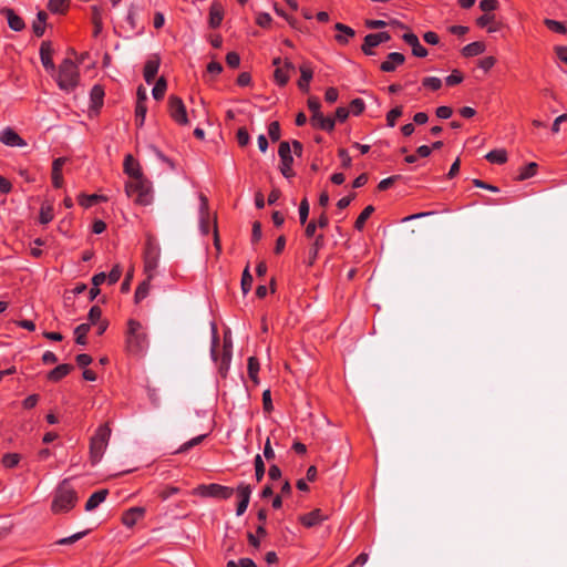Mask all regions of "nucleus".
Here are the masks:
<instances>
[{
    "mask_svg": "<svg viewBox=\"0 0 567 567\" xmlns=\"http://www.w3.org/2000/svg\"><path fill=\"white\" fill-rule=\"evenodd\" d=\"M230 360H231V353L229 351H227L226 353H223L220 361L218 362V370L223 377L226 375V373L229 369Z\"/></svg>",
    "mask_w": 567,
    "mask_h": 567,
    "instance_id": "e433bc0d",
    "label": "nucleus"
},
{
    "mask_svg": "<svg viewBox=\"0 0 567 567\" xmlns=\"http://www.w3.org/2000/svg\"><path fill=\"white\" fill-rule=\"evenodd\" d=\"M322 246H323V235H319L316 237V239L311 246V249H310L312 259L317 258L318 251Z\"/></svg>",
    "mask_w": 567,
    "mask_h": 567,
    "instance_id": "5fc2aeb1",
    "label": "nucleus"
},
{
    "mask_svg": "<svg viewBox=\"0 0 567 567\" xmlns=\"http://www.w3.org/2000/svg\"><path fill=\"white\" fill-rule=\"evenodd\" d=\"M537 169V164L532 162L527 166H525L520 174L517 176V181H524L535 175Z\"/></svg>",
    "mask_w": 567,
    "mask_h": 567,
    "instance_id": "4c0bfd02",
    "label": "nucleus"
},
{
    "mask_svg": "<svg viewBox=\"0 0 567 567\" xmlns=\"http://www.w3.org/2000/svg\"><path fill=\"white\" fill-rule=\"evenodd\" d=\"M157 257L158 254L155 248L151 245L146 248L144 262H145V272L147 274L148 279L153 277V271L157 267Z\"/></svg>",
    "mask_w": 567,
    "mask_h": 567,
    "instance_id": "4468645a",
    "label": "nucleus"
},
{
    "mask_svg": "<svg viewBox=\"0 0 567 567\" xmlns=\"http://www.w3.org/2000/svg\"><path fill=\"white\" fill-rule=\"evenodd\" d=\"M545 24L547 25V28H549L550 30H554L556 32H559V33L566 32V28L564 27V24L556 20L546 19Z\"/></svg>",
    "mask_w": 567,
    "mask_h": 567,
    "instance_id": "864d4df0",
    "label": "nucleus"
},
{
    "mask_svg": "<svg viewBox=\"0 0 567 567\" xmlns=\"http://www.w3.org/2000/svg\"><path fill=\"white\" fill-rule=\"evenodd\" d=\"M127 349L132 353H140L147 347V337L138 321H128Z\"/></svg>",
    "mask_w": 567,
    "mask_h": 567,
    "instance_id": "39448f33",
    "label": "nucleus"
},
{
    "mask_svg": "<svg viewBox=\"0 0 567 567\" xmlns=\"http://www.w3.org/2000/svg\"><path fill=\"white\" fill-rule=\"evenodd\" d=\"M52 53H53V49H52L51 42L43 41L40 47V58H41V62H42L43 66L48 71L55 70V65L52 61Z\"/></svg>",
    "mask_w": 567,
    "mask_h": 567,
    "instance_id": "f8f14e48",
    "label": "nucleus"
},
{
    "mask_svg": "<svg viewBox=\"0 0 567 567\" xmlns=\"http://www.w3.org/2000/svg\"><path fill=\"white\" fill-rule=\"evenodd\" d=\"M374 212V207L372 205L367 206L362 213L359 215V217L355 220V228L358 230H362L364 227V224L367 219L371 216V214Z\"/></svg>",
    "mask_w": 567,
    "mask_h": 567,
    "instance_id": "7c9ffc66",
    "label": "nucleus"
},
{
    "mask_svg": "<svg viewBox=\"0 0 567 567\" xmlns=\"http://www.w3.org/2000/svg\"><path fill=\"white\" fill-rule=\"evenodd\" d=\"M402 115V106H396L386 114V122L390 127L395 125L396 118Z\"/></svg>",
    "mask_w": 567,
    "mask_h": 567,
    "instance_id": "a19ab883",
    "label": "nucleus"
},
{
    "mask_svg": "<svg viewBox=\"0 0 567 567\" xmlns=\"http://www.w3.org/2000/svg\"><path fill=\"white\" fill-rule=\"evenodd\" d=\"M320 106H321V104L317 97H315V96L309 97L308 107L312 112V114L320 113Z\"/></svg>",
    "mask_w": 567,
    "mask_h": 567,
    "instance_id": "338daca9",
    "label": "nucleus"
},
{
    "mask_svg": "<svg viewBox=\"0 0 567 567\" xmlns=\"http://www.w3.org/2000/svg\"><path fill=\"white\" fill-rule=\"evenodd\" d=\"M80 204L84 207H90L92 206L93 204L97 203L99 200H106V197L105 196H102V195H96V194H93V195H81L80 198Z\"/></svg>",
    "mask_w": 567,
    "mask_h": 567,
    "instance_id": "f704fd0d",
    "label": "nucleus"
},
{
    "mask_svg": "<svg viewBox=\"0 0 567 567\" xmlns=\"http://www.w3.org/2000/svg\"><path fill=\"white\" fill-rule=\"evenodd\" d=\"M124 172L132 178L125 187L127 196L133 197L140 205H150L153 202L151 183L143 177L138 163L132 155H126L124 159Z\"/></svg>",
    "mask_w": 567,
    "mask_h": 567,
    "instance_id": "f257e3e1",
    "label": "nucleus"
},
{
    "mask_svg": "<svg viewBox=\"0 0 567 567\" xmlns=\"http://www.w3.org/2000/svg\"><path fill=\"white\" fill-rule=\"evenodd\" d=\"M300 72H301V78L298 81V86L303 92H308L309 91V82L312 79V71L307 66H301Z\"/></svg>",
    "mask_w": 567,
    "mask_h": 567,
    "instance_id": "bb28decb",
    "label": "nucleus"
},
{
    "mask_svg": "<svg viewBox=\"0 0 567 567\" xmlns=\"http://www.w3.org/2000/svg\"><path fill=\"white\" fill-rule=\"evenodd\" d=\"M76 499L75 491L70 487L68 480H64L56 488L52 511L54 513L70 511L75 505Z\"/></svg>",
    "mask_w": 567,
    "mask_h": 567,
    "instance_id": "7ed1b4c3",
    "label": "nucleus"
},
{
    "mask_svg": "<svg viewBox=\"0 0 567 567\" xmlns=\"http://www.w3.org/2000/svg\"><path fill=\"white\" fill-rule=\"evenodd\" d=\"M86 534V532H80V533H76L70 537H65V538H61L56 542V544L59 545H71V544H74L75 542H78L79 539H81L84 535Z\"/></svg>",
    "mask_w": 567,
    "mask_h": 567,
    "instance_id": "3c124183",
    "label": "nucleus"
},
{
    "mask_svg": "<svg viewBox=\"0 0 567 567\" xmlns=\"http://www.w3.org/2000/svg\"><path fill=\"white\" fill-rule=\"evenodd\" d=\"M350 106H351V110H352L353 114H354V115H359V114H361V113L363 112V110H364V102H363V100H361V99H354V100L351 102Z\"/></svg>",
    "mask_w": 567,
    "mask_h": 567,
    "instance_id": "4d7b16f0",
    "label": "nucleus"
},
{
    "mask_svg": "<svg viewBox=\"0 0 567 567\" xmlns=\"http://www.w3.org/2000/svg\"><path fill=\"white\" fill-rule=\"evenodd\" d=\"M89 330H90V324H87V323H82L75 328L74 333L76 336V338H75L76 343L82 344V346L86 344V333L89 332Z\"/></svg>",
    "mask_w": 567,
    "mask_h": 567,
    "instance_id": "2f4dec72",
    "label": "nucleus"
},
{
    "mask_svg": "<svg viewBox=\"0 0 567 567\" xmlns=\"http://www.w3.org/2000/svg\"><path fill=\"white\" fill-rule=\"evenodd\" d=\"M0 12L7 18L8 24L13 31H22L25 28L22 18L16 14L12 9L3 8Z\"/></svg>",
    "mask_w": 567,
    "mask_h": 567,
    "instance_id": "ddd939ff",
    "label": "nucleus"
},
{
    "mask_svg": "<svg viewBox=\"0 0 567 567\" xmlns=\"http://www.w3.org/2000/svg\"><path fill=\"white\" fill-rule=\"evenodd\" d=\"M206 435H199V436H196L192 440H189L188 442L184 443L177 451V453H185L187 452L189 449L198 445L204 439H205Z\"/></svg>",
    "mask_w": 567,
    "mask_h": 567,
    "instance_id": "37998d69",
    "label": "nucleus"
},
{
    "mask_svg": "<svg viewBox=\"0 0 567 567\" xmlns=\"http://www.w3.org/2000/svg\"><path fill=\"white\" fill-rule=\"evenodd\" d=\"M405 58L402 53L392 52L388 54V60L381 63L380 69L383 72H393L396 65L403 64Z\"/></svg>",
    "mask_w": 567,
    "mask_h": 567,
    "instance_id": "dca6fc26",
    "label": "nucleus"
},
{
    "mask_svg": "<svg viewBox=\"0 0 567 567\" xmlns=\"http://www.w3.org/2000/svg\"><path fill=\"white\" fill-rule=\"evenodd\" d=\"M445 81L447 85H455L463 81V75L458 71H453Z\"/></svg>",
    "mask_w": 567,
    "mask_h": 567,
    "instance_id": "052dcab7",
    "label": "nucleus"
},
{
    "mask_svg": "<svg viewBox=\"0 0 567 567\" xmlns=\"http://www.w3.org/2000/svg\"><path fill=\"white\" fill-rule=\"evenodd\" d=\"M497 0H482L481 3H480V8L484 11V12H489V11H493L497 8Z\"/></svg>",
    "mask_w": 567,
    "mask_h": 567,
    "instance_id": "13d9d810",
    "label": "nucleus"
},
{
    "mask_svg": "<svg viewBox=\"0 0 567 567\" xmlns=\"http://www.w3.org/2000/svg\"><path fill=\"white\" fill-rule=\"evenodd\" d=\"M223 20V8L219 3L214 2L209 10V25L212 28H218Z\"/></svg>",
    "mask_w": 567,
    "mask_h": 567,
    "instance_id": "4be33fe9",
    "label": "nucleus"
},
{
    "mask_svg": "<svg viewBox=\"0 0 567 567\" xmlns=\"http://www.w3.org/2000/svg\"><path fill=\"white\" fill-rule=\"evenodd\" d=\"M251 285L252 276L250 275L249 266L247 265L241 276V289L245 295L250 290Z\"/></svg>",
    "mask_w": 567,
    "mask_h": 567,
    "instance_id": "c9c22d12",
    "label": "nucleus"
},
{
    "mask_svg": "<svg viewBox=\"0 0 567 567\" xmlns=\"http://www.w3.org/2000/svg\"><path fill=\"white\" fill-rule=\"evenodd\" d=\"M334 28L337 31L341 32V34L336 37V40L341 44L348 43L349 38H352L355 34L353 29L343 23H336Z\"/></svg>",
    "mask_w": 567,
    "mask_h": 567,
    "instance_id": "5701e85b",
    "label": "nucleus"
},
{
    "mask_svg": "<svg viewBox=\"0 0 567 567\" xmlns=\"http://www.w3.org/2000/svg\"><path fill=\"white\" fill-rule=\"evenodd\" d=\"M144 514L145 509L143 507H132L124 513L122 522L125 526L132 527Z\"/></svg>",
    "mask_w": 567,
    "mask_h": 567,
    "instance_id": "f3484780",
    "label": "nucleus"
},
{
    "mask_svg": "<svg viewBox=\"0 0 567 567\" xmlns=\"http://www.w3.org/2000/svg\"><path fill=\"white\" fill-rule=\"evenodd\" d=\"M259 371V362L255 357H250L248 359V374L249 378L255 382L258 383V377L257 373Z\"/></svg>",
    "mask_w": 567,
    "mask_h": 567,
    "instance_id": "72a5a7b5",
    "label": "nucleus"
},
{
    "mask_svg": "<svg viewBox=\"0 0 567 567\" xmlns=\"http://www.w3.org/2000/svg\"><path fill=\"white\" fill-rule=\"evenodd\" d=\"M101 309L97 307V306H93L90 311H89V320L92 322V323H95L100 320L101 318Z\"/></svg>",
    "mask_w": 567,
    "mask_h": 567,
    "instance_id": "0e129e2a",
    "label": "nucleus"
},
{
    "mask_svg": "<svg viewBox=\"0 0 567 567\" xmlns=\"http://www.w3.org/2000/svg\"><path fill=\"white\" fill-rule=\"evenodd\" d=\"M20 461L19 454L16 453H8L4 454L2 457V464L7 467H13L16 466Z\"/></svg>",
    "mask_w": 567,
    "mask_h": 567,
    "instance_id": "a18cd8bd",
    "label": "nucleus"
},
{
    "mask_svg": "<svg viewBox=\"0 0 567 567\" xmlns=\"http://www.w3.org/2000/svg\"><path fill=\"white\" fill-rule=\"evenodd\" d=\"M311 124L315 127L331 132L334 128V120L331 117H326L320 112L318 114H312L311 116Z\"/></svg>",
    "mask_w": 567,
    "mask_h": 567,
    "instance_id": "a211bd4d",
    "label": "nucleus"
},
{
    "mask_svg": "<svg viewBox=\"0 0 567 567\" xmlns=\"http://www.w3.org/2000/svg\"><path fill=\"white\" fill-rule=\"evenodd\" d=\"M423 85L432 90H439L442 86V81L435 76H429L423 79Z\"/></svg>",
    "mask_w": 567,
    "mask_h": 567,
    "instance_id": "09e8293b",
    "label": "nucleus"
},
{
    "mask_svg": "<svg viewBox=\"0 0 567 567\" xmlns=\"http://www.w3.org/2000/svg\"><path fill=\"white\" fill-rule=\"evenodd\" d=\"M168 111L174 121L178 124H188L186 107L178 96L172 95L168 99Z\"/></svg>",
    "mask_w": 567,
    "mask_h": 567,
    "instance_id": "0eeeda50",
    "label": "nucleus"
},
{
    "mask_svg": "<svg viewBox=\"0 0 567 567\" xmlns=\"http://www.w3.org/2000/svg\"><path fill=\"white\" fill-rule=\"evenodd\" d=\"M255 471H256V480L260 482L265 474V464L261 456L258 454L255 457Z\"/></svg>",
    "mask_w": 567,
    "mask_h": 567,
    "instance_id": "79ce46f5",
    "label": "nucleus"
},
{
    "mask_svg": "<svg viewBox=\"0 0 567 567\" xmlns=\"http://www.w3.org/2000/svg\"><path fill=\"white\" fill-rule=\"evenodd\" d=\"M262 403H264V410L266 412H270L274 409L272 402H271L270 390H265L264 391V393H262Z\"/></svg>",
    "mask_w": 567,
    "mask_h": 567,
    "instance_id": "bf43d9fd",
    "label": "nucleus"
},
{
    "mask_svg": "<svg viewBox=\"0 0 567 567\" xmlns=\"http://www.w3.org/2000/svg\"><path fill=\"white\" fill-rule=\"evenodd\" d=\"M111 437V429L107 424L101 425L90 443V457L93 464L97 463L107 447Z\"/></svg>",
    "mask_w": 567,
    "mask_h": 567,
    "instance_id": "20e7f679",
    "label": "nucleus"
},
{
    "mask_svg": "<svg viewBox=\"0 0 567 567\" xmlns=\"http://www.w3.org/2000/svg\"><path fill=\"white\" fill-rule=\"evenodd\" d=\"M166 87H167L166 80L163 76L159 78L157 80L155 86L153 87V91H152L153 97L157 101L163 99Z\"/></svg>",
    "mask_w": 567,
    "mask_h": 567,
    "instance_id": "473e14b6",
    "label": "nucleus"
},
{
    "mask_svg": "<svg viewBox=\"0 0 567 567\" xmlns=\"http://www.w3.org/2000/svg\"><path fill=\"white\" fill-rule=\"evenodd\" d=\"M146 112H147L146 105L136 104L135 120H136L137 126H142L144 124Z\"/></svg>",
    "mask_w": 567,
    "mask_h": 567,
    "instance_id": "c03bdc74",
    "label": "nucleus"
},
{
    "mask_svg": "<svg viewBox=\"0 0 567 567\" xmlns=\"http://www.w3.org/2000/svg\"><path fill=\"white\" fill-rule=\"evenodd\" d=\"M73 367L71 364H60L49 372L48 378L51 381H59L70 373Z\"/></svg>",
    "mask_w": 567,
    "mask_h": 567,
    "instance_id": "393cba45",
    "label": "nucleus"
},
{
    "mask_svg": "<svg viewBox=\"0 0 567 567\" xmlns=\"http://www.w3.org/2000/svg\"><path fill=\"white\" fill-rule=\"evenodd\" d=\"M199 228L200 231L206 235L209 231V213H208V200L203 194L199 196Z\"/></svg>",
    "mask_w": 567,
    "mask_h": 567,
    "instance_id": "9b49d317",
    "label": "nucleus"
},
{
    "mask_svg": "<svg viewBox=\"0 0 567 567\" xmlns=\"http://www.w3.org/2000/svg\"><path fill=\"white\" fill-rule=\"evenodd\" d=\"M275 80L281 86L287 84V82L289 81V75L288 72L284 69V66L276 68Z\"/></svg>",
    "mask_w": 567,
    "mask_h": 567,
    "instance_id": "ea45409f",
    "label": "nucleus"
},
{
    "mask_svg": "<svg viewBox=\"0 0 567 567\" xmlns=\"http://www.w3.org/2000/svg\"><path fill=\"white\" fill-rule=\"evenodd\" d=\"M80 72L78 65L70 59L60 64L56 82L61 90L71 92L79 84Z\"/></svg>",
    "mask_w": 567,
    "mask_h": 567,
    "instance_id": "f03ea898",
    "label": "nucleus"
},
{
    "mask_svg": "<svg viewBox=\"0 0 567 567\" xmlns=\"http://www.w3.org/2000/svg\"><path fill=\"white\" fill-rule=\"evenodd\" d=\"M268 135L272 142L280 138V125L278 122H271L268 126Z\"/></svg>",
    "mask_w": 567,
    "mask_h": 567,
    "instance_id": "49530a36",
    "label": "nucleus"
},
{
    "mask_svg": "<svg viewBox=\"0 0 567 567\" xmlns=\"http://www.w3.org/2000/svg\"><path fill=\"white\" fill-rule=\"evenodd\" d=\"M122 275V269L118 265L114 266V268L110 271L109 275H106V279L109 280L110 285H113L118 281Z\"/></svg>",
    "mask_w": 567,
    "mask_h": 567,
    "instance_id": "603ef678",
    "label": "nucleus"
},
{
    "mask_svg": "<svg viewBox=\"0 0 567 567\" xmlns=\"http://www.w3.org/2000/svg\"><path fill=\"white\" fill-rule=\"evenodd\" d=\"M226 62L230 68H237L240 63V58L236 52H229L226 56Z\"/></svg>",
    "mask_w": 567,
    "mask_h": 567,
    "instance_id": "680f3d73",
    "label": "nucleus"
},
{
    "mask_svg": "<svg viewBox=\"0 0 567 567\" xmlns=\"http://www.w3.org/2000/svg\"><path fill=\"white\" fill-rule=\"evenodd\" d=\"M0 141L8 146H25L27 143L10 127L0 134Z\"/></svg>",
    "mask_w": 567,
    "mask_h": 567,
    "instance_id": "2eb2a0df",
    "label": "nucleus"
},
{
    "mask_svg": "<svg viewBox=\"0 0 567 567\" xmlns=\"http://www.w3.org/2000/svg\"><path fill=\"white\" fill-rule=\"evenodd\" d=\"M91 101L95 109H99L103 103L104 91L100 85H94L91 90Z\"/></svg>",
    "mask_w": 567,
    "mask_h": 567,
    "instance_id": "c85d7f7f",
    "label": "nucleus"
},
{
    "mask_svg": "<svg viewBox=\"0 0 567 567\" xmlns=\"http://www.w3.org/2000/svg\"><path fill=\"white\" fill-rule=\"evenodd\" d=\"M150 280L151 279L147 278V280L143 281L137 287V289L135 291V301L136 302H140L141 300H143L147 296L148 290H150Z\"/></svg>",
    "mask_w": 567,
    "mask_h": 567,
    "instance_id": "58836bf2",
    "label": "nucleus"
},
{
    "mask_svg": "<svg viewBox=\"0 0 567 567\" xmlns=\"http://www.w3.org/2000/svg\"><path fill=\"white\" fill-rule=\"evenodd\" d=\"M107 494H109L107 489H100V491L93 493L85 504V509L87 512L95 509L102 502L105 501Z\"/></svg>",
    "mask_w": 567,
    "mask_h": 567,
    "instance_id": "aec40b11",
    "label": "nucleus"
},
{
    "mask_svg": "<svg viewBox=\"0 0 567 567\" xmlns=\"http://www.w3.org/2000/svg\"><path fill=\"white\" fill-rule=\"evenodd\" d=\"M261 224L259 221H255L252 224V234H251V239L254 243L260 240L261 238Z\"/></svg>",
    "mask_w": 567,
    "mask_h": 567,
    "instance_id": "774afa93",
    "label": "nucleus"
},
{
    "mask_svg": "<svg viewBox=\"0 0 567 567\" xmlns=\"http://www.w3.org/2000/svg\"><path fill=\"white\" fill-rule=\"evenodd\" d=\"M256 22L262 28L268 27L271 22V17L266 12H261L257 16Z\"/></svg>",
    "mask_w": 567,
    "mask_h": 567,
    "instance_id": "e2e57ef3",
    "label": "nucleus"
},
{
    "mask_svg": "<svg viewBox=\"0 0 567 567\" xmlns=\"http://www.w3.org/2000/svg\"><path fill=\"white\" fill-rule=\"evenodd\" d=\"M327 517L321 513L320 509H315L309 514H306L300 517L301 523L307 527H312L321 522H323Z\"/></svg>",
    "mask_w": 567,
    "mask_h": 567,
    "instance_id": "6ab92c4d",
    "label": "nucleus"
},
{
    "mask_svg": "<svg viewBox=\"0 0 567 567\" xmlns=\"http://www.w3.org/2000/svg\"><path fill=\"white\" fill-rule=\"evenodd\" d=\"M48 19V13L45 11H39L37 14V19L32 24L33 32L37 37H41L45 30V22Z\"/></svg>",
    "mask_w": 567,
    "mask_h": 567,
    "instance_id": "b1692460",
    "label": "nucleus"
},
{
    "mask_svg": "<svg viewBox=\"0 0 567 567\" xmlns=\"http://www.w3.org/2000/svg\"><path fill=\"white\" fill-rule=\"evenodd\" d=\"M279 157L281 159L280 172L281 174L289 178L293 176V171L291 169V165L293 163V157L291 155L290 144L286 141L281 142L278 150Z\"/></svg>",
    "mask_w": 567,
    "mask_h": 567,
    "instance_id": "6e6552de",
    "label": "nucleus"
},
{
    "mask_svg": "<svg viewBox=\"0 0 567 567\" xmlns=\"http://www.w3.org/2000/svg\"><path fill=\"white\" fill-rule=\"evenodd\" d=\"M237 492L240 501L237 505L236 514L237 516H241L248 507L251 495V487L246 484H240L237 488Z\"/></svg>",
    "mask_w": 567,
    "mask_h": 567,
    "instance_id": "9d476101",
    "label": "nucleus"
},
{
    "mask_svg": "<svg viewBox=\"0 0 567 567\" xmlns=\"http://www.w3.org/2000/svg\"><path fill=\"white\" fill-rule=\"evenodd\" d=\"M158 68H159V59H157V58L151 59L146 62L145 68H144V78L148 84H151L154 81V79L158 72Z\"/></svg>",
    "mask_w": 567,
    "mask_h": 567,
    "instance_id": "412c9836",
    "label": "nucleus"
},
{
    "mask_svg": "<svg viewBox=\"0 0 567 567\" xmlns=\"http://www.w3.org/2000/svg\"><path fill=\"white\" fill-rule=\"evenodd\" d=\"M197 491L204 497H215L220 499H228L234 494V488L219 484L200 485Z\"/></svg>",
    "mask_w": 567,
    "mask_h": 567,
    "instance_id": "423d86ee",
    "label": "nucleus"
},
{
    "mask_svg": "<svg viewBox=\"0 0 567 567\" xmlns=\"http://www.w3.org/2000/svg\"><path fill=\"white\" fill-rule=\"evenodd\" d=\"M485 158L491 163L503 164L507 161V154L505 150H494L487 153Z\"/></svg>",
    "mask_w": 567,
    "mask_h": 567,
    "instance_id": "cd10ccee",
    "label": "nucleus"
},
{
    "mask_svg": "<svg viewBox=\"0 0 567 567\" xmlns=\"http://www.w3.org/2000/svg\"><path fill=\"white\" fill-rule=\"evenodd\" d=\"M249 134L245 127H240L237 132V141L240 146H246L249 143Z\"/></svg>",
    "mask_w": 567,
    "mask_h": 567,
    "instance_id": "6e6d98bb",
    "label": "nucleus"
},
{
    "mask_svg": "<svg viewBox=\"0 0 567 567\" xmlns=\"http://www.w3.org/2000/svg\"><path fill=\"white\" fill-rule=\"evenodd\" d=\"M308 215H309V203L305 198L303 200H301L300 206H299V218H300V223L302 225L306 224Z\"/></svg>",
    "mask_w": 567,
    "mask_h": 567,
    "instance_id": "8fccbe9b",
    "label": "nucleus"
},
{
    "mask_svg": "<svg viewBox=\"0 0 567 567\" xmlns=\"http://www.w3.org/2000/svg\"><path fill=\"white\" fill-rule=\"evenodd\" d=\"M70 0H49L48 8L53 13H64Z\"/></svg>",
    "mask_w": 567,
    "mask_h": 567,
    "instance_id": "c756f323",
    "label": "nucleus"
},
{
    "mask_svg": "<svg viewBox=\"0 0 567 567\" xmlns=\"http://www.w3.org/2000/svg\"><path fill=\"white\" fill-rule=\"evenodd\" d=\"M53 218V208L51 206H42L40 212V223L48 224Z\"/></svg>",
    "mask_w": 567,
    "mask_h": 567,
    "instance_id": "de8ad7c7",
    "label": "nucleus"
},
{
    "mask_svg": "<svg viewBox=\"0 0 567 567\" xmlns=\"http://www.w3.org/2000/svg\"><path fill=\"white\" fill-rule=\"evenodd\" d=\"M485 50V45L482 42H472L465 45L462 50L464 56H475L483 53Z\"/></svg>",
    "mask_w": 567,
    "mask_h": 567,
    "instance_id": "a878e982",
    "label": "nucleus"
},
{
    "mask_svg": "<svg viewBox=\"0 0 567 567\" xmlns=\"http://www.w3.org/2000/svg\"><path fill=\"white\" fill-rule=\"evenodd\" d=\"M390 39L391 35L388 32L368 34L364 38V42L361 49L367 55H373L374 52L372 49L378 47L380 43L388 42Z\"/></svg>",
    "mask_w": 567,
    "mask_h": 567,
    "instance_id": "1a4fd4ad",
    "label": "nucleus"
},
{
    "mask_svg": "<svg viewBox=\"0 0 567 567\" xmlns=\"http://www.w3.org/2000/svg\"><path fill=\"white\" fill-rule=\"evenodd\" d=\"M452 113L453 111L450 106H440L436 109V115L442 120L451 117Z\"/></svg>",
    "mask_w": 567,
    "mask_h": 567,
    "instance_id": "69168bd1",
    "label": "nucleus"
}]
</instances>
